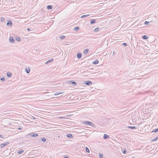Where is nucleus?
<instances>
[{
    "label": "nucleus",
    "mask_w": 158,
    "mask_h": 158,
    "mask_svg": "<svg viewBox=\"0 0 158 158\" xmlns=\"http://www.w3.org/2000/svg\"><path fill=\"white\" fill-rule=\"evenodd\" d=\"M83 123L84 124L87 125H89L90 126H92L93 127L94 126V125L93 123L90 121H84L83 122Z\"/></svg>",
    "instance_id": "f257e3e1"
},
{
    "label": "nucleus",
    "mask_w": 158,
    "mask_h": 158,
    "mask_svg": "<svg viewBox=\"0 0 158 158\" xmlns=\"http://www.w3.org/2000/svg\"><path fill=\"white\" fill-rule=\"evenodd\" d=\"M92 84L91 81H85V84L88 85H89Z\"/></svg>",
    "instance_id": "f03ea898"
},
{
    "label": "nucleus",
    "mask_w": 158,
    "mask_h": 158,
    "mask_svg": "<svg viewBox=\"0 0 158 158\" xmlns=\"http://www.w3.org/2000/svg\"><path fill=\"white\" fill-rule=\"evenodd\" d=\"M31 136L34 137H36L38 136V135L37 134H35L34 133H32L29 134Z\"/></svg>",
    "instance_id": "7ed1b4c3"
},
{
    "label": "nucleus",
    "mask_w": 158,
    "mask_h": 158,
    "mask_svg": "<svg viewBox=\"0 0 158 158\" xmlns=\"http://www.w3.org/2000/svg\"><path fill=\"white\" fill-rule=\"evenodd\" d=\"M9 40L10 43H15V41L14 40L12 37H10L9 38Z\"/></svg>",
    "instance_id": "20e7f679"
},
{
    "label": "nucleus",
    "mask_w": 158,
    "mask_h": 158,
    "mask_svg": "<svg viewBox=\"0 0 158 158\" xmlns=\"http://www.w3.org/2000/svg\"><path fill=\"white\" fill-rule=\"evenodd\" d=\"M109 138V136L108 135L106 134H104V135L103 139H108Z\"/></svg>",
    "instance_id": "39448f33"
},
{
    "label": "nucleus",
    "mask_w": 158,
    "mask_h": 158,
    "mask_svg": "<svg viewBox=\"0 0 158 158\" xmlns=\"http://www.w3.org/2000/svg\"><path fill=\"white\" fill-rule=\"evenodd\" d=\"M66 136L67 137L70 139H72L73 138V136L71 134H68L66 135Z\"/></svg>",
    "instance_id": "423d86ee"
},
{
    "label": "nucleus",
    "mask_w": 158,
    "mask_h": 158,
    "mask_svg": "<svg viewBox=\"0 0 158 158\" xmlns=\"http://www.w3.org/2000/svg\"><path fill=\"white\" fill-rule=\"evenodd\" d=\"M12 22L10 20L9 21V22H8L6 24V25L7 26H10V27L11 26V25H12Z\"/></svg>",
    "instance_id": "0eeeda50"
},
{
    "label": "nucleus",
    "mask_w": 158,
    "mask_h": 158,
    "mask_svg": "<svg viewBox=\"0 0 158 158\" xmlns=\"http://www.w3.org/2000/svg\"><path fill=\"white\" fill-rule=\"evenodd\" d=\"M53 59H50L48 60L45 63H46V64H47L49 63L50 62H53Z\"/></svg>",
    "instance_id": "6e6552de"
},
{
    "label": "nucleus",
    "mask_w": 158,
    "mask_h": 158,
    "mask_svg": "<svg viewBox=\"0 0 158 158\" xmlns=\"http://www.w3.org/2000/svg\"><path fill=\"white\" fill-rule=\"evenodd\" d=\"M69 83H71L74 85H77V83L76 82L74 81H69Z\"/></svg>",
    "instance_id": "1a4fd4ad"
},
{
    "label": "nucleus",
    "mask_w": 158,
    "mask_h": 158,
    "mask_svg": "<svg viewBox=\"0 0 158 158\" xmlns=\"http://www.w3.org/2000/svg\"><path fill=\"white\" fill-rule=\"evenodd\" d=\"M128 128L132 129H136L137 128L136 126H129L128 127Z\"/></svg>",
    "instance_id": "9d476101"
},
{
    "label": "nucleus",
    "mask_w": 158,
    "mask_h": 158,
    "mask_svg": "<svg viewBox=\"0 0 158 158\" xmlns=\"http://www.w3.org/2000/svg\"><path fill=\"white\" fill-rule=\"evenodd\" d=\"M82 57V54L81 53H78L77 55V57L78 58L80 59Z\"/></svg>",
    "instance_id": "9b49d317"
},
{
    "label": "nucleus",
    "mask_w": 158,
    "mask_h": 158,
    "mask_svg": "<svg viewBox=\"0 0 158 158\" xmlns=\"http://www.w3.org/2000/svg\"><path fill=\"white\" fill-rule=\"evenodd\" d=\"M148 37L146 35H144L142 36V38L143 40H146L148 39Z\"/></svg>",
    "instance_id": "f8f14e48"
},
{
    "label": "nucleus",
    "mask_w": 158,
    "mask_h": 158,
    "mask_svg": "<svg viewBox=\"0 0 158 158\" xmlns=\"http://www.w3.org/2000/svg\"><path fill=\"white\" fill-rule=\"evenodd\" d=\"M89 52V49H86L85 50H84V51L83 53L85 54H86L88 52Z\"/></svg>",
    "instance_id": "ddd939ff"
},
{
    "label": "nucleus",
    "mask_w": 158,
    "mask_h": 158,
    "mask_svg": "<svg viewBox=\"0 0 158 158\" xmlns=\"http://www.w3.org/2000/svg\"><path fill=\"white\" fill-rule=\"evenodd\" d=\"M99 61L98 60H96L94 61L93 62V63L94 64H96L98 63Z\"/></svg>",
    "instance_id": "4468645a"
},
{
    "label": "nucleus",
    "mask_w": 158,
    "mask_h": 158,
    "mask_svg": "<svg viewBox=\"0 0 158 158\" xmlns=\"http://www.w3.org/2000/svg\"><path fill=\"white\" fill-rule=\"evenodd\" d=\"M24 151L23 150H20L18 152V153L19 154H22L23 153Z\"/></svg>",
    "instance_id": "2eb2a0df"
},
{
    "label": "nucleus",
    "mask_w": 158,
    "mask_h": 158,
    "mask_svg": "<svg viewBox=\"0 0 158 158\" xmlns=\"http://www.w3.org/2000/svg\"><path fill=\"white\" fill-rule=\"evenodd\" d=\"M89 15H84L81 16V18H83L89 16Z\"/></svg>",
    "instance_id": "dca6fc26"
},
{
    "label": "nucleus",
    "mask_w": 158,
    "mask_h": 158,
    "mask_svg": "<svg viewBox=\"0 0 158 158\" xmlns=\"http://www.w3.org/2000/svg\"><path fill=\"white\" fill-rule=\"evenodd\" d=\"M158 132V128L156 129H154L152 131V132Z\"/></svg>",
    "instance_id": "f3484780"
},
{
    "label": "nucleus",
    "mask_w": 158,
    "mask_h": 158,
    "mask_svg": "<svg viewBox=\"0 0 158 158\" xmlns=\"http://www.w3.org/2000/svg\"><path fill=\"white\" fill-rule=\"evenodd\" d=\"M62 93V92H56L54 94V95H55V96H56V95H59L60 94H61Z\"/></svg>",
    "instance_id": "a211bd4d"
},
{
    "label": "nucleus",
    "mask_w": 158,
    "mask_h": 158,
    "mask_svg": "<svg viewBox=\"0 0 158 158\" xmlns=\"http://www.w3.org/2000/svg\"><path fill=\"white\" fill-rule=\"evenodd\" d=\"M25 71H26V73H29L30 72V68H29L28 69H26Z\"/></svg>",
    "instance_id": "6ab92c4d"
},
{
    "label": "nucleus",
    "mask_w": 158,
    "mask_h": 158,
    "mask_svg": "<svg viewBox=\"0 0 158 158\" xmlns=\"http://www.w3.org/2000/svg\"><path fill=\"white\" fill-rule=\"evenodd\" d=\"M96 22V20L95 19H93L90 22V23L91 24H93L94 23H95Z\"/></svg>",
    "instance_id": "aec40b11"
},
{
    "label": "nucleus",
    "mask_w": 158,
    "mask_h": 158,
    "mask_svg": "<svg viewBox=\"0 0 158 158\" xmlns=\"http://www.w3.org/2000/svg\"><path fill=\"white\" fill-rule=\"evenodd\" d=\"M6 145H5V143H2V144H0V147L1 148H2L4 147Z\"/></svg>",
    "instance_id": "412c9836"
},
{
    "label": "nucleus",
    "mask_w": 158,
    "mask_h": 158,
    "mask_svg": "<svg viewBox=\"0 0 158 158\" xmlns=\"http://www.w3.org/2000/svg\"><path fill=\"white\" fill-rule=\"evenodd\" d=\"M48 9H52V6L51 5H48L47 6Z\"/></svg>",
    "instance_id": "4be33fe9"
},
{
    "label": "nucleus",
    "mask_w": 158,
    "mask_h": 158,
    "mask_svg": "<svg viewBox=\"0 0 158 158\" xmlns=\"http://www.w3.org/2000/svg\"><path fill=\"white\" fill-rule=\"evenodd\" d=\"M7 76L8 77H10L11 76V74L8 72L7 73Z\"/></svg>",
    "instance_id": "5701e85b"
},
{
    "label": "nucleus",
    "mask_w": 158,
    "mask_h": 158,
    "mask_svg": "<svg viewBox=\"0 0 158 158\" xmlns=\"http://www.w3.org/2000/svg\"><path fill=\"white\" fill-rule=\"evenodd\" d=\"M41 140L43 142H45L46 141V139L44 137L41 138Z\"/></svg>",
    "instance_id": "b1692460"
},
{
    "label": "nucleus",
    "mask_w": 158,
    "mask_h": 158,
    "mask_svg": "<svg viewBox=\"0 0 158 158\" xmlns=\"http://www.w3.org/2000/svg\"><path fill=\"white\" fill-rule=\"evenodd\" d=\"M74 29L75 31H78L79 29V27H76L74 28Z\"/></svg>",
    "instance_id": "393cba45"
},
{
    "label": "nucleus",
    "mask_w": 158,
    "mask_h": 158,
    "mask_svg": "<svg viewBox=\"0 0 158 158\" xmlns=\"http://www.w3.org/2000/svg\"><path fill=\"white\" fill-rule=\"evenodd\" d=\"M86 151L88 153H89V150L88 148L86 147H85Z\"/></svg>",
    "instance_id": "a878e982"
},
{
    "label": "nucleus",
    "mask_w": 158,
    "mask_h": 158,
    "mask_svg": "<svg viewBox=\"0 0 158 158\" xmlns=\"http://www.w3.org/2000/svg\"><path fill=\"white\" fill-rule=\"evenodd\" d=\"M61 39H63L66 38L65 36L64 35H61L60 37Z\"/></svg>",
    "instance_id": "bb28decb"
},
{
    "label": "nucleus",
    "mask_w": 158,
    "mask_h": 158,
    "mask_svg": "<svg viewBox=\"0 0 158 158\" xmlns=\"http://www.w3.org/2000/svg\"><path fill=\"white\" fill-rule=\"evenodd\" d=\"M99 28L98 27H97L96 28H95L94 30V31L95 32H97L98 31V30H99Z\"/></svg>",
    "instance_id": "cd10ccee"
},
{
    "label": "nucleus",
    "mask_w": 158,
    "mask_h": 158,
    "mask_svg": "<svg viewBox=\"0 0 158 158\" xmlns=\"http://www.w3.org/2000/svg\"><path fill=\"white\" fill-rule=\"evenodd\" d=\"M100 158H103V155L102 153H100L99 155Z\"/></svg>",
    "instance_id": "c85d7f7f"
},
{
    "label": "nucleus",
    "mask_w": 158,
    "mask_h": 158,
    "mask_svg": "<svg viewBox=\"0 0 158 158\" xmlns=\"http://www.w3.org/2000/svg\"><path fill=\"white\" fill-rule=\"evenodd\" d=\"M0 19L1 21L2 22H3L5 20L4 19L3 17H1Z\"/></svg>",
    "instance_id": "c756f323"
},
{
    "label": "nucleus",
    "mask_w": 158,
    "mask_h": 158,
    "mask_svg": "<svg viewBox=\"0 0 158 158\" xmlns=\"http://www.w3.org/2000/svg\"><path fill=\"white\" fill-rule=\"evenodd\" d=\"M158 139V136H157L156 138L155 139H152V141H156Z\"/></svg>",
    "instance_id": "7c9ffc66"
},
{
    "label": "nucleus",
    "mask_w": 158,
    "mask_h": 158,
    "mask_svg": "<svg viewBox=\"0 0 158 158\" xmlns=\"http://www.w3.org/2000/svg\"><path fill=\"white\" fill-rule=\"evenodd\" d=\"M16 40L18 41H20L21 40L20 37H17L16 38Z\"/></svg>",
    "instance_id": "2f4dec72"
},
{
    "label": "nucleus",
    "mask_w": 158,
    "mask_h": 158,
    "mask_svg": "<svg viewBox=\"0 0 158 158\" xmlns=\"http://www.w3.org/2000/svg\"><path fill=\"white\" fill-rule=\"evenodd\" d=\"M149 23L147 21H146L145 22L144 24L145 25H148L149 24Z\"/></svg>",
    "instance_id": "473e14b6"
},
{
    "label": "nucleus",
    "mask_w": 158,
    "mask_h": 158,
    "mask_svg": "<svg viewBox=\"0 0 158 158\" xmlns=\"http://www.w3.org/2000/svg\"><path fill=\"white\" fill-rule=\"evenodd\" d=\"M1 80H2V81H4L5 79L4 77H2L1 79Z\"/></svg>",
    "instance_id": "72a5a7b5"
},
{
    "label": "nucleus",
    "mask_w": 158,
    "mask_h": 158,
    "mask_svg": "<svg viewBox=\"0 0 158 158\" xmlns=\"http://www.w3.org/2000/svg\"><path fill=\"white\" fill-rule=\"evenodd\" d=\"M122 45H123L125 47H126L127 46V43H123L122 44Z\"/></svg>",
    "instance_id": "f704fd0d"
},
{
    "label": "nucleus",
    "mask_w": 158,
    "mask_h": 158,
    "mask_svg": "<svg viewBox=\"0 0 158 158\" xmlns=\"http://www.w3.org/2000/svg\"><path fill=\"white\" fill-rule=\"evenodd\" d=\"M4 143L5 144V145H6L7 144H8L9 143L8 142H7Z\"/></svg>",
    "instance_id": "c9c22d12"
},
{
    "label": "nucleus",
    "mask_w": 158,
    "mask_h": 158,
    "mask_svg": "<svg viewBox=\"0 0 158 158\" xmlns=\"http://www.w3.org/2000/svg\"><path fill=\"white\" fill-rule=\"evenodd\" d=\"M126 150H124L123 151V153L124 154H125L126 153Z\"/></svg>",
    "instance_id": "e433bc0d"
},
{
    "label": "nucleus",
    "mask_w": 158,
    "mask_h": 158,
    "mask_svg": "<svg viewBox=\"0 0 158 158\" xmlns=\"http://www.w3.org/2000/svg\"><path fill=\"white\" fill-rule=\"evenodd\" d=\"M27 30L28 31H31V29L29 28H28L27 29Z\"/></svg>",
    "instance_id": "4c0bfd02"
},
{
    "label": "nucleus",
    "mask_w": 158,
    "mask_h": 158,
    "mask_svg": "<svg viewBox=\"0 0 158 158\" xmlns=\"http://www.w3.org/2000/svg\"><path fill=\"white\" fill-rule=\"evenodd\" d=\"M64 158H69L68 156H65L64 157Z\"/></svg>",
    "instance_id": "58836bf2"
},
{
    "label": "nucleus",
    "mask_w": 158,
    "mask_h": 158,
    "mask_svg": "<svg viewBox=\"0 0 158 158\" xmlns=\"http://www.w3.org/2000/svg\"><path fill=\"white\" fill-rule=\"evenodd\" d=\"M0 137L1 138H3V136L2 135H0Z\"/></svg>",
    "instance_id": "ea45409f"
},
{
    "label": "nucleus",
    "mask_w": 158,
    "mask_h": 158,
    "mask_svg": "<svg viewBox=\"0 0 158 158\" xmlns=\"http://www.w3.org/2000/svg\"><path fill=\"white\" fill-rule=\"evenodd\" d=\"M21 129H22V128L21 127L19 128H18V129L19 130H21Z\"/></svg>",
    "instance_id": "a19ab883"
},
{
    "label": "nucleus",
    "mask_w": 158,
    "mask_h": 158,
    "mask_svg": "<svg viewBox=\"0 0 158 158\" xmlns=\"http://www.w3.org/2000/svg\"><path fill=\"white\" fill-rule=\"evenodd\" d=\"M32 118H33V119H35V118L33 116L32 117Z\"/></svg>",
    "instance_id": "79ce46f5"
},
{
    "label": "nucleus",
    "mask_w": 158,
    "mask_h": 158,
    "mask_svg": "<svg viewBox=\"0 0 158 158\" xmlns=\"http://www.w3.org/2000/svg\"><path fill=\"white\" fill-rule=\"evenodd\" d=\"M114 52H113V55H114Z\"/></svg>",
    "instance_id": "37998d69"
}]
</instances>
